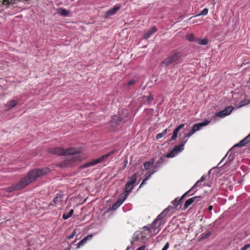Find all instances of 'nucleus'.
Here are the masks:
<instances>
[{
	"instance_id": "f257e3e1",
	"label": "nucleus",
	"mask_w": 250,
	"mask_h": 250,
	"mask_svg": "<svg viewBox=\"0 0 250 250\" xmlns=\"http://www.w3.org/2000/svg\"><path fill=\"white\" fill-rule=\"evenodd\" d=\"M47 152L58 156L70 155L57 164V166L60 167L71 166L82 159L80 149L74 147H69L65 149L61 147H51L47 149Z\"/></svg>"
},
{
	"instance_id": "f03ea898",
	"label": "nucleus",
	"mask_w": 250,
	"mask_h": 250,
	"mask_svg": "<svg viewBox=\"0 0 250 250\" xmlns=\"http://www.w3.org/2000/svg\"><path fill=\"white\" fill-rule=\"evenodd\" d=\"M50 171V169L48 167L36 168L30 170L28 174L21 179L17 184L7 188L6 190L8 192H11L16 190L21 189L35 181L38 178L47 174Z\"/></svg>"
},
{
	"instance_id": "7ed1b4c3",
	"label": "nucleus",
	"mask_w": 250,
	"mask_h": 250,
	"mask_svg": "<svg viewBox=\"0 0 250 250\" xmlns=\"http://www.w3.org/2000/svg\"><path fill=\"white\" fill-rule=\"evenodd\" d=\"M113 153H114L113 151H111L107 153V154L102 155V156H101L100 158H99L98 159H94L90 162H88L84 164L83 165L81 166V167L82 168H83L93 166L98 164L102 163L105 159L108 158L109 156H110Z\"/></svg>"
},
{
	"instance_id": "20e7f679",
	"label": "nucleus",
	"mask_w": 250,
	"mask_h": 250,
	"mask_svg": "<svg viewBox=\"0 0 250 250\" xmlns=\"http://www.w3.org/2000/svg\"><path fill=\"white\" fill-rule=\"evenodd\" d=\"M137 180V173L133 174L130 177V180H128L126 183L125 186V197H126L131 191L133 187L134 184L136 183Z\"/></svg>"
},
{
	"instance_id": "39448f33",
	"label": "nucleus",
	"mask_w": 250,
	"mask_h": 250,
	"mask_svg": "<svg viewBox=\"0 0 250 250\" xmlns=\"http://www.w3.org/2000/svg\"><path fill=\"white\" fill-rule=\"evenodd\" d=\"M181 54L179 52H176L172 54L171 56L167 58L162 62V64L165 66H168L171 63L177 61L181 57Z\"/></svg>"
},
{
	"instance_id": "423d86ee",
	"label": "nucleus",
	"mask_w": 250,
	"mask_h": 250,
	"mask_svg": "<svg viewBox=\"0 0 250 250\" xmlns=\"http://www.w3.org/2000/svg\"><path fill=\"white\" fill-rule=\"evenodd\" d=\"M143 229H145V231H143L141 232V237L143 238H145L146 237V235H150L151 231L150 230V229H153V233L154 234H156L158 233V232L160 230V229H155L154 230L155 228L153 227L152 226V224L150 225L149 226H144L143 227Z\"/></svg>"
},
{
	"instance_id": "0eeeda50",
	"label": "nucleus",
	"mask_w": 250,
	"mask_h": 250,
	"mask_svg": "<svg viewBox=\"0 0 250 250\" xmlns=\"http://www.w3.org/2000/svg\"><path fill=\"white\" fill-rule=\"evenodd\" d=\"M164 211L165 210L160 213L152 223V226L155 228L154 230L159 229V226L163 222V218L165 216Z\"/></svg>"
},
{
	"instance_id": "6e6552de",
	"label": "nucleus",
	"mask_w": 250,
	"mask_h": 250,
	"mask_svg": "<svg viewBox=\"0 0 250 250\" xmlns=\"http://www.w3.org/2000/svg\"><path fill=\"white\" fill-rule=\"evenodd\" d=\"M233 107L232 106H229L225 109L216 113V115L219 117L223 118L229 115L233 110Z\"/></svg>"
},
{
	"instance_id": "1a4fd4ad",
	"label": "nucleus",
	"mask_w": 250,
	"mask_h": 250,
	"mask_svg": "<svg viewBox=\"0 0 250 250\" xmlns=\"http://www.w3.org/2000/svg\"><path fill=\"white\" fill-rule=\"evenodd\" d=\"M209 122V121L206 120L202 123L195 124L193 125L191 130L194 133L195 132L200 130L203 126L208 125Z\"/></svg>"
},
{
	"instance_id": "9d476101",
	"label": "nucleus",
	"mask_w": 250,
	"mask_h": 250,
	"mask_svg": "<svg viewBox=\"0 0 250 250\" xmlns=\"http://www.w3.org/2000/svg\"><path fill=\"white\" fill-rule=\"evenodd\" d=\"M63 196L61 194H57V196L53 199V203L55 206L62 205V204Z\"/></svg>"
},
{
	"instance_id": "9b49d317",
	"label": "nucleus",
	"mask_w": 250,
	"mask_h": 250,
	"mask_svg": "<svg viewBox=\"0 0 250 250\" xmlns=\"http://www.w3.org/2000/svg\"><path fill=\"white\" fill-rule=\"evenodd\" d=\"M192 191V188H191L190 189H189L188 191L187 192H186L182 196L181 198L180 199H178V198H176L173 202H172V204H173V208H177L179 205H180L182 202V199L183 198H184L185 197V196L191 192V191Z\"/></svg>"
},
{
	"instance_id": "f8f14e48",
	"label": "nucleus",
	"mask_w": 250,
	"mask_h": 250,
	"mask_svg": "<svg viewBox=\"0 0 250 250\" xmlns=\"http://www.w3.org/2000/svg\"><path fill=\"white\" fill-rule=\"evenodd\" d=\"M120 9L119 6H115L113 7V8L108 10L106 13L105 15H104L105 18H109V17L111 15H114L116 13V12L119 10Z\"/></svg>"
},
{
	"instance_id": "ddd939ff",
	"label": "nucleus",
	"mask_w": 250,
	"mask_h": 250,
	"mask_svg": "<svg viewBox=\"0 0 250 250\" xmlns=\"http://www.w3.org/2000/svg\"><path fill=\"white\" fill-rule=\"evenodd\" d=\"M250 141V133L246 136L244 139L240 141L238 144L236 145L237 146H243L248 144Z\"/></svg>"
},
{
	"instance_id": "4468645a",
	"label": "nucleus",
	"mask_w": 250,
	"mask_h": 250,
	"mask_svg": "<svg viewBox=\"0 0 250 250\" xmlns=\"http://www.w3.org/2000/svg\"><path fill=\"white\" fill-rule=\"evenodd\" d=\"M201 197V196H194L193 197H192L191 198H189L188 199V200H187L185 204H184V208L185 209L187 208H188L193 202H194V201L195 200V199H198V198H200Z\"/></svg>"
},
{
	"instance_id": "2eb2a0df",
	"label": "nucleus",
	"mask_w": 250,
	"mask_h": 250,
	"mask_svg": "<svg viewBox=\"0 0 250 250\" xmlns=\"http://www.w3.org/2000/svg\"><path fill=\"white\" fill-rule=\"evenodd\" d=\"M125 119L123 117H118L117 116H114L112 118V122L116 125L120 124L122 122H125Z\"/></svg>"
},
{
	"instance_id": "dca6fc26",
	"label": "nucleus",
	"mask_w": 250,
	"mask_h": 250,
	"mask_svg": "<svg viewBox=\"0 0 250 250\" xmlns=\"http://www.w3.org/2000/svg\"><path fill=\"white\" fill-rule=\"evenodd\" d=\"M157 30V28L155 26H153L147 32L144 34V38L146 39H148L151 35L156 32Z\"/></svg>"
},
{
	"instance_id": "f3484780",
	"label": "nucleus",
	"mask_w": 250,
	"mask_h": 250,
	"mask_svg": "<svg viewBox=\"0 0 250 250\" xmlns=\"http://www.w3.org/2000/svg\"><path fill=\"white\" fill-rule=\"evenodd\" d=\"M125 198L126 197H125L124 198H123V199H118L114 204L112 205L111 208L113 210L117 209L119 206H120L123 203Z\"/></svg>"
},
{
	"instance_id": "a211bd4d",
	"label": "nucleus",
	"mask_w": 250,
	"mask_h": 250,
	"mask_svg": "<svg viewBox=\"0 0 250 250\" xmlns=\"http://www.w3.org/2000/svg\"><path fill=\"white\" fill-rule=\"evenodd\" d=\"M92 237V234L88 235L86 237L83 238L81 241H80L78 244V248H80L81 246H82L84 244L86 243L87 240H90Z\"/></svg>"
},
{
	"instance_id": "6ab92c4d",
	"label": "nucleus",
	"mask_w": 250,
	"mask_h": 250,
	"mask_svg": "<svg viewBox=\"0 0 250 250\" xmlns=\"http://www.w3.org/2000/svg\"><path fill=\"white\" fill-rule=\"evenodd\" d=\"M187 141L188 139H187L183 142V143L182 144L175 146L174 148H173L174 151L177 153L182 151L184 149V145L187 143Z\"/></svg>"
},
{
	"instance_id": "aec40b11",
	"label": "nucleus",
	"mask_w": 250,
	"mask_h": 250,
	"mask_svg": "<svg viewBox=\"0 0 250 250\" xmlns=\"http://www.w3.org/2000/svg\"><path fill=\"white\" fill-rule=\"evenodd\" d=\"M154 162V159L151 158L149 161L146 162L143 166L145 170H147L150 167L153 165Z\"/></svg>"
},
{
	"instance_id": "412c9836",
	"label": "nucleus",
	"mask_w": 250,
	"mask_h": 250,
	"mask_svg": "<svg viewBox=\"0 0 250 250\" xmlns=\"http://www.w3.org/2000/svg\"><path fill=\"white\" fill-rule=\"evenodd\" d=\"M154 173V171H152V172L149 173V174H148V173H147L146 174V178L143 180L142 183L140 184V185L139 186V188H142L144 185L146 184V181L149 179L151 175L153 174Z\"/></svg>"
},
{
	"instance_id": "4be33fe9",
	"label": "nucleus",
	"mask_w": 250,
	"mask_h": 250,
	"mask_svg": "<svg viewBox=\"0 0 250 250\" xmlns=\"http://www.w3.org/2000/svg\"><path fill=\"white\" fill-rule=\"evenodd\" d=\"M18 104V102L15 100H11L7 103L8 108L12 109Z\"/></svg>"
},
{
	"instance_id": "5701e85b",
	"label": "nucleus",
	"mask_w": 250,
	"mask_h": 250,
	"mask_svg": "<svg viewBox=\"0 0 250 250\" xmlns=\"http://www.w3.org/2000/svg\"><path fill=\"white\" fill-rule=\"evenodd\" d=\"M167 131L168 129H166L162 132L158 133L156 137V139H160L163 137L167 133Z\"/></svg>"
},
{
	"instance_id": "b1692460",
	"label": "nucleus",
	"mask_w": 250,
	"mask_h": 250,
	"mask_svg": "<svg viewBox=\"0 0 250 250\" xmlns=\"http://www.w3.org/2000/svg\"><path fill=\"white\" fill-rule=\"evenodd\" d=\"M208 40L207 39H198L197 41V42L200 45H206L208 43Z\"/></svg>"
},
{
	"instance_id": "393cba45",
	"label": "nucleus",
	"mask_w": 250,
	"mask_h": 250,
	"mask_svg": "<svg viewBox=\"0 0 250 250\" xmlns=\"http://www.w3.org/2000/svg\"><path fill=\"white\" fill-rule=\"evenodd\" d=\"M178 131H179L177 130V129H176V128L173 130L172 135L170 140V141H174L176 139V138H177V134Z\"/></svg>"
},
{
	"instance_id": "a878e982",
	"label": "nucleus",
	"mask_w": 250,
	"mask_h": 250,
	"mask_svg": "<svg viewBox=\"0 0 250 250\" xmlns=\"http://www.w3.org/2000/svg\"><path fill=\"white\" fill-rule=\"evenodd\" d=\"M59 13L62 16H67L69 14V11L64 9L60 8L59 10Z\"/></svg>"
},
{
	"instance_id": "bb28decb",
	"label": "nucleus",
	"mask_w": 250,
	"mask_h": 250,
	"mask_svg": "<svg viewBox=\"0 0 250 250\" xmlns=\"http://www.w3.org/2000/svg\"><path fill=\"white\" fill-rule=\"evenodd\" d=\"M177 153L173 149L169 153L167 154L166 156L167 158H173L175 156Z\"/></svg>"
},
{
	"instance_id": "cd10ccee",
	"label": "nucleus",
	"mask_w": 250,
	"mask_h": 250,
	"mask_svg": "<svg viewBox=\"0 0 250 250\" xmlns=\"http://www.w3.org/2000/svg\"><path fill=\"white\" fill-rule=\"evenodd\" d=\"M186 38L189 42L194 41V36L192 34H188L186 35Z\"/></svg>"
},
{
	"instance_id": "c85d7f7f",
	"label": "nucleus",
	"mask_w": 250,
	"mask_h": 250,
	"mask_svg": "<svg viewBox=\"0 0 250 250\" xmlns=\"http://www.w3.org/2000/svg\"><path fill=\"white\" fill-rule=\"evenodd\" d=\"M249 103H250V100H246L241 101L239 103V107H242L244 105H247Z\"/></svg>"
},
{
	"instance_id": "c756f323",
	"label": "nucleus",
	"mask_w": 250,
	"mask_h": 250,
	"mask_svg": "<svg viewBox=\"0 0 250 250\" xmlns=\"http://www.w3.org/2000/svg\"><path fill=\"white\" fill-rule=\"evenodd\" d=\"M205 180V177L204 176H202L201 177V178H200V179L199 180H198L195 184V185H194V186L191 188H192V190H193L194 188H195V187H197L199 186V184L201 182H203Z\"/></svg>"
},
{
	"instance_id": "7c9ffc66",
	"label": "nucleus",
	"mask_w": 250,
	"mask_h": 250,
	"mask_svg": "<svg viewBox=\"0 0 250 250\" xmlns=\"http://www.w3.org/2000/svg\"><path fill=\"white\" fill-rule=\"evenodd\" d=\"M208 13V9L205 8L202 11L200 12L196 16H199L201 15H206Z\"/></svg>"
},
{
	"instance_id": "2f4dec72",
	"label": "nucleus",
	"mask_w": 250,
	"mask_h": 250,
	"mask_svg": "<svg viewBox=\"0 0 250 250\" xmlns=\"http://www.w3.org/2000/svg\"><path fill=\"white\" fill-rule=\"evenodd\" d=\"M194 134V132H192V130L191 131L187 133L184 138V141L186 140L187 139L188 140V138H189L191 135H192Z\"/></svg>"
},
{
	"instance_id": "473e14b6",
	"label": "nucleus",
	"mask_w": 250,
	"mask_h": 250,
	"mask_svg": "<svg viewBox=\"0 0 250 250\" xmlns=\"http://www.w3.org/2000/svg\"><path fill=\"white\" fill-rule=\"evenodd\" d=\"M76 229H74L72 232L71 233V234L68 236L67 237V238L68 239V240H70L72 238H73V237H74V236L76 235Z\"/></svg>"
},
{
	"instance_id": "72a5a7b5",
	"label": "nucleus",
	"mask_w": 250,
	"mask_h": 250,
	"mask_svg": "<svg viewBox=\"0 0 250 250\" xmlns=\"http://www.w3.org/2000/svg\"><path fill=\"white\" fill-rule=\"evenodd\" d=\"M70 217H71V216L70 215V214L69 213H63V214L62 215V218L64 220H66V219H68L69 218H70Z\"/></svg>"
},
{
	"instance_id": "f704fd0d",
	"label": "nucleus",
	"mask_w": 250,
	"mask_h": 250,
	"mask_svg": "<svg viewBox=\"0 0 250 250\" xmlns=\"http://www.w3.org/2000/svg\"><path fill=\"white\" fill-rule=\"evenodd\" d=\"M146 97L147 101L148 102H152L154 99L153 97L151 95V94L150 93H149V96H146Z\"/></svg>"
},
{
	"instance_id": "c9c22d12",
	"label": "nucleus",
	"mask_w": 250,
	"mask_h": 250,
	"mask_svg": "<svg viewBox=\"0 0 250 250\" xmlns=\"http://www.w3.org/2000/svg\"><path fill=\"white\" fill-rule=\"evenodd\" d=\"M166 157V156H162L160 159L158 161L156 165H158L159 164H161L162 163H163V162L165 160V158Z\"/></svg>"
},
{
	"instance_id": "e433bc0d",
	"label": "nucleus",
	"mask_w": 250,
	"mask_h": 250,
	"mask_svg": "<svg viewBox=\"0 0 250 250\" xmlns=\"http://www.w3.org/2000/svg\"><path fill=\"white\" fill-rule=\"evenodd\" d=\"M249 248H250V245L249 244H246L245 245H244L241 249V250H248Z\"/></svg>"
},
{
	"instance_id": "4c0bfd02",
	"label": "nucleus",
	"mask_w": 250,
	"mask_h": 250,
	"mask_svg": "<svg viewBox=\"0 0 250 250\" xmlns=\"http://www.w3.org/2000/svg\"><path fill=\"white\" fill-rule=\"evenodd\" d=\"M135 83V81L134 80V79H132L130 81H129L127 83L128 86H130L132 85H133Z\"/></svg>"
},
{
	"instance_id": "58836bf2",
	"label": "nucleus",
	"mask_w": 250,
	"mask_h": 250,
	"mask_svg": "<svg viewBox=\"0 0 250 250\" xmlns=\"http://www.w3.org/2000/svg\"><path fill=\"white\" fill-rule=\"evenodd\" d=\"M211 235V232L210 231L208 232L206 234L202 236V238H207L209 237Z\"/></svg>"
},
{
	"instance_id": "ea45409f",
	"label": "nucleus",
	"mask_w": 250,
	"mask_h": 250,
	"mask_svg": "<svg viewBox=\"0 0 250 250\" xmlns=\"http://www.w3.org/2000/svg\"><path fill=\"white\" fill-rule=\"evenodd\" d=\"M185 126V124H182L180 125L179 126H178L176 129H177V130L179 131L181 129L183 128Z\"/></svg>"
},
{
	"instance_id": "a19ab883",
	"label": "nucleus",
	"mask_w": 250,
	"mask_h": 250,
	"mask_svg": "<svg viewBox=\"0 0 250 250\" xmlns=\"http://www.w3.org/2000/svg\"><path fill=\"white\" fill-rule=\"evenodd\" d=\"M169 248V243L168 242H167L165 246L163 247L162 250H167Z\"/></svg>"
},
{
	"instance_id": "79ce46f5",
	"label": "nucleus",
	"mask_w": 250,
	"mask_h": 250,
	"mask_svg": "<svg viewBox=\"0 0 250 250\" xmlns=\"http://www.w3.org/2000/svg\"><path fill=\"white\" fill-rule=\"evenodd\" d=\"M145 246H141L139 248H138L137 250H145Z\"/></svg>"
},
{
	"instance_id": "37998d69",
	"label": "nucleus",
	"mask_w": 250,
	"mask_h": 250,
	"mask_svg": "<svg viewBox=\"0 0 250 250\" xmlns=\"http://www.w3.org/2000/svg\"><path fill=\"white\" fill-rule=\"evenodd\" d=\"M73 212H74V210H73V209H71L70 210V211H69V214H70V215L72 216V214H73Z\"/></svg>"
},
{
	"instance_id": "c03bdc74",
	"label": "nucleus",
	"mask_w": 250,
	"mask_h": 250,
	"mask_svg": "<svg viewBox=\"0 0 250 250\" xmlns=\"http://www.w3.org/2000/svg\"><path fill=\"white\" fill-rule=\"evenodd\" d=\"M212 206L210 205V206H209V207H208V209L209 211H211L212 209Z\"/></svg>"
},
{
	"instance_id": "a18cd8bd",
	"label": "nucleus",
	"mask_w": 250,
	"mask_h": 250,
	"mask_svg": "<svg viewBox=\"0 0 250 250\" xmlns=\"http://www.w3.org/2000/svg\"><path fill=\"white\" fill-rule=\"evenodd\" d=\"M249 64H250V62H246V63H243L242 65H246Z\"/></svg>"
},
{
	"instance_id": "49530a36",
	"label": "nucleus",
	"mask_w": 250,
	"mask_h": 250,
	"mask_svg": "<svg viewBox=\"0 0 250 250\" xmlns=\"http://www.w3.org/2000/svg\"><path fill=\"white\" fill-rule=\"evenodd\" d=\"M199 199V198L197 199H195V200L194 201H197H197H198Z\"/></svg>"
}]
</instances>
